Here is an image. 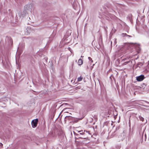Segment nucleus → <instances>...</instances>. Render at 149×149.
<instances>
[{
    "label": "nucleus",
    "instance_id": "1",
    "mask_svg": "<svg viewBox=\"0 0 149 149\" xmlns=\"http://www.w3.org/2000/svg\"><path fill=\"white\" fill-rule=\"evenodd\" d=\"M119 127H117L116 129L112 133L111 136V137H113L114 136L116 135V136L118 138V140L119 141H123L124 139L125 136V133L123 132L122 133L119 130Z\"/></svg>",
    "mask_w": 149,
    "mask_h": 149
},
{
    "label": "nucleus",
    "instance_id": "2",
    "mask_svg": "<svg viewBox=\"0 0 149 149\" xmlns=\"http://www.w3.org/2000/svg\"><path fill=\"white\" fill-rule=\"evenodd\" d=\"M77 131L79 133L78 134L79 136L80 135L82 136V137H80L81 138H80V139H86L88 138V136H87V134L83 132V130Z\"/></svg>",
    "mask_w": 149,
    "mask_h": 149
},
{
    "label": "nucleus",
    "instance_id": "3",
    "mask_svg": "<svg viewBox=\"0 0 149 149\" xmlns=\"http://www.w3.org/2000/svg\"><path fill=\"white\" fill-rule=\"evenodd\" d=\"M38 121V119L37 118L32 120L31 122V125L33 128H35L37 126Z\"/></svg>",
    "mask_w": 149,
    "mask_h": 149
},
{
    "label": "nucleus",
    "instance_id": "4",
    "mask_svg": "<svg viewBox=\"0 0 149 149\" xmlns=\"http://www.w3.org/2000/svg\"><path fill=\"white\" fill-rule=\"evenodd\" d=\"M136 79L138 81H142L145 77L143 75L141 74L140 76L136 77Z\"/></svg>",
    "mask_w": 149,
    "mask_h": 149
},
{
    "label": "nucleus",
    "instance_id": "5",
    "mask_svg": "<svg viewBox=\"0 0 149 149\" xmlns=\"http://www.w3.org/2000/svg\"><path fill=\"white\" fill-rule=\"evenodd\" d=\"M133 45V43H125L124 46L125 48L127 49H129V48H132V45Z\"/></svg>",
    "mask_w": 149,
    "mask_h": 149
},
{
    "label": "nucleus",
    "instance_id": "6",
    "mask_svg": "<svg viewBox=\"0 0 149 149\" xmlns=\"http://www.w3.org/2000/svg\"><path fill=\"white\" fill-rule=\"evenodd\" d=\"M94 100L92 98H91L87 101V104L88 105H93L94 104Z\"/></svg>",
    "mask_w": 149,
    "mask_h": 149
},
{
    "label": "nucleus",
    "instance_id": "7",
    "mask_svg": "<svg viewBox=\"0 0 149 149\" xmlns=\"http://www.w3.org/2000/svg\"><path fill=\"white\" fill-rule=\"evenodd\" d=\"M73 117L70 116H66L64 118V122L65 123H66V121L68 120H71L72 119Z\"/></svg>",
    "mask_w": 149,
    "mask_h": 149
},
{
    "label": "nucleus",
    "instance_id": "8",
    "mask_svg": "<svg viewBox=\"0 0 149 149\" xmlns=\"http://www.w3.org/2000/svg\"><path fill=\"white\" fill-rule=\"evenodd\" d=\"M86 139H80L79 140V142L85 145L88 143V142L87 141Z\"/></svg>",
    "mask_w": 149,
    "mask_h": 149
},
{
    "label": "nucleus",
    "instance_id": "9",
    "mask_svg": "<svg viewBox=\"0 0 149 149\" xmlns=\"http://www.w3.org/2000/svg\"><path fill=\"white\" fill-rule=\"evenodd\" d=\"M49 65L50 67V68L53 70L54 69V67L53 66V62L52 61L49 62Z\"/></svg>",
    "mask_w": 149,
    "mask_h": 149
},
{
    "label": "nucleus",
    "instance_id": "10",
    "mask_svg": "<svg viewBox=\"0 0 149 149\" xmlns=\"http://www.w3.org/2000/svg\"><path fill=\"white\" fill-rule=\"evenodd\" d=\"M74 135L76 136L75 137V140H79L80 138H81V137H79V134H77L74 132Z\"/></svg>",
    "mask_w": 149,
    "mask_h": 149
},
{
    "label": "nucleus",
    "instance_id": "11",
    "mask_svg": "<svg viewBox=\"0 0 149 149\" xmlns=\"http://www.w3.org/2000/svg\"><path fill=\"white\" fill-rule=\"evenodd\" d=\"M146 86V85L144 83H143L142 84L140 85L139 87L141 88L142 89L145 90V88Z\"/></svg>",
    "mask_w": 149,
    "mask_h": 149
},
{
    "label": "nucleus",
    "instance_id": "12",
    "mask_svg": "<svg viewBox=\"0 0 149 149\" xmlns=\"http://www.w3.org/2000/svg\"><path fill=\"white\" fill-rule=\"evenodd\" d=\"M83 64V60L81 59L80 58L78 61V64L79 65H80Z\"/></svg>",
    "mask_w": 149,
    "mask_h": 149
},
{
    "label": "nucleus",
    "instance_id": "13",
    "mask_svg": "<svg viewBox=\"0 0 149 149\" xmlns=\"http://www.w3.org/2000/svg\"><path fill=\"white\" fill-rule=\"evenodd\" d=\"M144 63V62H142V63L141 62L138 63L137 64V65L138 67L140 68L143 65Z\"/></svg>",
    "mask_w": 149,
    "mask_h": 149
},
{
    "label": "nucleus",
    "instance_id": "14",
    "mask_svg": "<svg viewBox=\"0 0 149 149\" xmlns=\"http://www.w3.org/2000/svg\"><path fill=\"white\" fill-rule=\"evenodd\" d=\"M121 36L123 37H124V36H128V37H132V36L127 35L126 33H122V34H121Z\"/></svg>",
    "mask_w": 149,
    "mask_h": 149
},
{
    "label": "nucleus",
    "instance_id": "15",
    "mask_svg": "<svg viewBox=\"0 0 149 149\" xmlns=\"http://www.w3.org/2000/svg\"><path fill=\"white\" fill-rule=\"evenodd\" d=\"M6 38H7L8 40L10 42H13L12 40L10 37L7 36L6 37Z\"/></svg>",
    "mask_w": 149,
    "mask_h": 149
},
{
    "label": "nucleus",
    "instance_id": "16",
    "mask_svg": "<svg viewBox=\"0 0 149 149\" xmlns=\"http://www.w3.org/2000/svg\"><path fill=\"white\" fill-rule=\"evenodd\" d=\"M139 118L140 119V120L141 121H143L144 120V118H143L141 116H139Z\"/></svg>",
    "mask_w": 149,
    "mask_h": 149
},
{
    "label": "nucleus",
    "instance_id": "17",
    "mask_svg": "<svg viewBox=\"0 0 149 149\" xmlns=\"http://www.w3.org/2000/svg\"><path fill=\"white\" fill-rule=\"evenodd\" d=\"M82 78L81 77H78L77 78V81H80L82 80Z\"/></svg>",
    "mask_w": 149,
    "mask_h": 149
},
{
    "label": "nucleus",
    "instance_id": "18",
    "mask_svg": "<svg viewBox=\"0 0 149 149\" xmlns=\"http://www.w3.org/2000/svg\"><path fill=\"white\" fill-rule=\"evenodd\" d=\"M83 132H84L86 133H87V135L88 134H90V132L89 131H86V130H84Z\"/></svg>",
    "mask_w": 149,
    "mask_h": 149
},
{
    "label": "nucleus",
    "instance_id": "19",
    "mask_svg": "<svg viewBox=\"0 0 149 149\" xmlns=\"http://www.w3.org/2000/svg\"><path fill=\"white\" fill-rule=\"evenodd\" d=\"M47 59H48L47 58L45 57L43 59V60L45 61V62L47 63Z\"/></svg>",
    "mask_w": 149,
    "mask_h": 149
},
{
    "label": "nucleus",
    "instance_id": "20",
    "mask_svg": "<svg viewBox=\"0 0 149 149\" xmlns=\"http://www.w3.org/2000/svg\"><path fill=\"white\" fill-rule=\"evenodd\" d=\"M88 59L90 61H91V63H93V61L92 60V59L91 57H88Z\"/></svg>",
    "mask_w": 149,
    "mask_h": 149
},
{
    "label": "nucleus",
    "instance_id": "21",
    "mask_svg": "<svg viewBox=\"0 0 149 149\" xmlns=\"http://www.w3.org/2000/svg\"><path fill=\"white\" fill-rule=\"evenodd\" d=\"M80 88V87H79V86H77V87H75L74 88V89L76 90H77L78 89H79Z\"/></svg>",
    "mask_w": 149,
    "mask_h": 149
},
{
    "label": "nucleus",
    "instance_id": "22",
    "mask_svg": "<svg viewBox=\"0 0 149 149\" xmlns=\"http://www.w3.org/2000/svg\"><path fill=\"white\" fill-rule=\"evenodd\" d=\"M145 91H149V86H148L147 88L145 89Z\"/></svg>",
    "mask_w": 149,
    "mask_h": 149
},
{
    "label": "nucleus",
    "instance_id": "23",
    "mask_svg": "<svg viewBox=\"0 0 149 149\" xmlns=\"http://www.w3.org/2000/svg\"><path fill=\"white\" fill-rule=\"evenodd\" d=\"M147 72L149 71V68L148 69L146 68L145 70Z\"/></svg>",
    "mask_w": 149,
    "mask_h": 149
},
{
    "label": "nucleus",
    "instance_id": "24",
    "mask_svg": "<svg viewBox=\"0 0 149 149\" xmlns=\"http://www.w3.org/2000/svg\"><path fill=\"white\" fill-rule=\"evenodd\" d=\"M3 145V144L1 143H0V147H2Z\"/></svg>",
    "mask_w": 149,
    "mask_h": 149
},
{
    "label": "nucleus",
    "instance_id": "25",
    "mask_svg": "<svg viewBox=\"0 0 149 149\" xmlns=\"http://www.w3.org/2000/svg\"><path fill=\"white\" fill-rule=\"evenodd\" d=\"M130 62V61L126 62H125L124 63H125V64H127V63H129Z\"/></svg>",
    "mask_w": 149,
    "mask_h": 149
},
{
    "label": "nucleus",
    "instance_id": "26",
    "mask_svg": "<svg viewBox=\"0 0 149 149\" xmlns=\"http://www.w3.org/2000/svg\"><path fill=\"white\" fill-rule=\"evenodd\" d=\"M100 45H99V46L98 47H96V48L98 49H99L100 48Z\"/></svg>",
    "mask_w": 149,
    "mask_h": 149
},
{
    "label": "nucleus",
    "instance_id": "27",
    "mask_svg": "<svg viewBox=\"0 0 149 149\" xmlns=\"http://www.w3.org/2000/svg\"><path fill=\"white\" fill-rule=\"evenodd\" d=\"M29 29L28 28V27L26 29V31L27 32L28 31V30Z\"/></svg>",
    "mask_w": 149,
    "mask_h": 149
},
{
    "label": "nucleus",
    "instance_id": "28",
    "mask_svg": "<svg viewBox=\"0 0 149 149\" xmlns=\"http://www.w3.org/2000/svg\"><path fill=\"white\" fill-rule=\"evenodd\" d=\"M145 137H146V138H145V141H146V134H145Z\"/></svg>",
    "mask_w": 149,
    "mask_h": 149
},
{
    "label": "nucleus",
    "instance_id": "29",
    "mask_svg": "<svg viewBox=\"0 0 149 149\" xmlns=\"http://www.w3.org/2000/svg\"><path fill=\"white\" fill-rule=\"evenodd\" d=\"M29 34V32H28L27 33V35Z\"/></svg>",
    "mask_w": 149,
    "mask_h": 149
},
{
    "label": "nucleus",
    "instance_id": "30",
    "mask_svg": "<svg viewBox=\"0 0 149 149\" xmlns=\"http://www.w3.org/2000/svg\"><path fill=\"white\" fill-rule=\"evenodd\" d=\"M26 6H29V5H26Z\"/></svg>",
    "mask_w": 149,
    "mask_h": 149
},
{
    "label": "nucleus",
    "instance_id": "31",
    "mask_svg": "<svg viewBox=\"0 0 149 149\" xmlns=\"http://www.w3.org/2000/svg\"><path fill=\"white\" fill-rule=\"evenodd\" d=\"M79 137H82V136L80 135V136H79Z\"/></svg>",
    "mask_w": 149,
    "mask_h": 149
},
{
    "label": "nucleus",
    "instance_id": "32",
    "mask_svg": "<svg viewBox=\"0 0 149 149\" xmlns=\"http://www.w3.org/2000/svg\"><path fill=\"white\" fill-rule=\"evenodd\" d=\"M84 57L83 56H81V57Z\"/></svg>",
    "mask_w": 149,
    "mask_h": 149
},
{
    "label": "nucleus",
    "instance_id": "33",
    "mask_svg": "<svg viewBox=\"0 0 149 149\" xmlns=\"http://www.w3.org/2000/svg\"><path fill=\"white\" fill-rule=\"evenodd\" d=\"M94 65H95V64H93V66H94Z\"/></svg>",
    "mask_w": 149,
    "mask_h": 149
},
{
    "label": "nucleus",
    "instance_id": "34",
    "mask_svg": "<svg viewBox=\"0 0 149 149\" xmlns=\"http://www.w3.org/2000/svg\"><path fill=\"white\" fill-rule=\"evenodd\" d=\"M142 141H143V140H142V141H141V143H142Z\"/></svg>",
    "mask_w": 149,
    "mask_h": 149
},
{
    "label": "nucleus",
    "instance_id": "35",
    "mask_svg": "<svg viewBox=\"0 0 149 149\" xmlns=\"http://www.w3.org/2000/svg\"><path fill=\"white\" fill-rule=\"evenodd\" d=\"M111 78V77H110V78Z\"/></svg>",
    "mask_w": 149,
    "mask_h": 149
}]
</instances>
